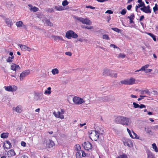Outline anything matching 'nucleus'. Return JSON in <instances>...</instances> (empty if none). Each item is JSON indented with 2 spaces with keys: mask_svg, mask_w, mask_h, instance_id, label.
<instances>
[{
  "mask_svg": "<svg viewBox=\"0 0 158 158\" xmlns=\"http://www.w3.org/2000/svg\"><path fill=\"white\" fill-rule=\"evenodd\" d=\"M127 18L129 19L130 20V23H134L133 20L135 18V16L133 14L129 16H128Z\"/></svg>",
  "mask_w": 158,
  "mask_h": 158,
  "instance_id": "23",
  "label": "nucleus"
},
{
  "mask_svg": "<svg viewBox=\"0 0 158 158\" xmlns=\"http://www.w3.org/2000/svg\"><path fill=\"white\" fill-rule=\"evenodd\" d=\"M23 24V22L22 21H19L16 23V25L18 27H22Z\"/></svg>",
  "mask_w": 158,
  "mask_h": 158,
  "instance_id": "32",
  "label": "nucleus"
},
{
  "mask_svg": "<svg viewBox=\"0 0 158 158\" xmlns=\"http://www.w3.org/2000/svg\"><path fill=\"white\" fill-rule=\"evenodd\" d=\"M157 4H155V6L153 8V11L154 12H156V11L158 10V8L157 7Z\"/></svg>",
  "mask_w": 158,
  "mask_h": 158,
  "instance_id": "45",
  "label": "nucleus"
},
{
  "mask_svg": "<svg viewBox=\"0 0 158 158\" xmlns=\"http://www.w3.org/2000/svg\"><path fill=\"white\" fill-rule=\"evenodd\" d=\"M29 71L28 70H26L23 71L20 75V80L21 81L23 80V79L29 73Z\"/></svg>",
  "mask_w": 158,
  "mask_h": 158,
  "instance_id": "8",
  "label": "nucleus"
},
{
  "mask_svg": "<svg viewBox=\"0 0 158 158\" xmlns=\"http://www.w3.org/2000/svg\"><path fill=\"white\" fill-rule=\"evenodd\" d=\"M20 68L19 65L16 64H13L11 65V69L16 71L20 69Z\"/></svg>",
  "mask_w": 158,
  "mask_h": 158,
  "instance_id": "15",
  "label": "nucleus"
},
{
  "mask_svg": "<svg viewBox=\"0 0 158 158\" xmlns=\"http://www.w3.org/2000/svg\"><path fill=\"white\" fill-rule=\"evenodd\" d=\"M52 37L54 39L55 41H59V40H61L62 41H64V40L63 39L62 37L60 36H56L55 35H52Z\"/></svg>",
  "mask_w": 158,
  "mask_h": 158,
  "instance_id": "18",
  "label": "nucleus"
},
{
  "mask_svg": "<svg viewBox=\"0 0 158 158\" xmlns=\"http://www.w3.org/2000/svg\"><path fill=\"white\" fill-rule=\"evenodd\" d=\"M78 41H80V42H82V41H84V40L86 42H87L88 41V40H87L83 39L81 38H78Z\"/></svg>",
  "mask_w": 158,
  "mask_h": 158,
  "instance_id": "52",
  "label": "nucleus"
},
{
  "mask_svg": "<svg viewBox=\"0 0 158 158\" xmlns=\"http://www.w3.org/2000/svg\"><path fill=\"white\" fill-rule=\"evenodd\" d=\"M148 94V95H150V93L148 89L144 90L141 91V94Z\"/></svg>",
  "mask_w": 158,
  "mask_h": 158,
  "instance_id": "31",
  "label": "nucleus"
},
{
  "mask_svg": "<svg viewBox=\"0 0 158 158\" xmlns=\"http://www.w3.org/2000/svg\"><path fill=\"white\" fill-rule=\"evenodd\" d=\"M85 29H92L93 28V27L91 26H87L85 27Z\"/></svg>",
  "mask_w": 158,
  "mask_h": 158,
  "instance_id": "56",
  "label": "nucleus"
},
{
  "mask_svg": "<svg viewBox=\"0 0 158 158\" xmlns=\"http://www.w3.org/2000/svg\"><path fill=\"white\" fill-rule=\"evenodd\" d=\"M140 10L146 13H150L151 12V10H148L147 8H145L144 6L143 8H141Z\"/></svg>",
  "mask_w": 158,
  "mask_h": 158,
  "instance_id": "21",
  "label": "nucleus"
},
{
  "mask_svg": "<svg viewBox=\"0 0 158 158\" xmlns=\"http://www.w3.org/2000/svg\"><path fill=\"white\" fill-rule=\"evenodd\" d=\"M42 21L44 23V24L50 27L52 26L53 25L52 23L50 22V20L45 18L43 19Z\"/></svg>",
  "mask_w": 158,
  "mask_h": 158,
  "instance_id": "11",
  "label": "nucleus"
},
{
  "mask_svg": "<svg viewBox=\"0 0 158 158\" xmlns=\"http://www.w3.org/2000/svg\"><path fill=\"white\" fill-rule=\"evenodd\" d=\"M47 146L49 148L53 147L55 145L54 142L52 140H49L46 142Z\"/></svg>",
  "mask_w": 158,
  "mask_h": 158,
  "instance_id": "13",
  "label": "nucleus"
},
{
  "mask_svg": "<svg viewBox=\"0 0 158 158\" xmlns=\"http://www.w3.org/2000/svg\"><path fill=\"white\" fill-rule=\"evenodd\" d=\"M3 147L5 149H8L11 148L12 145L9 141L6 140L4 142Z\"/></svg>",
  "mask_w": 158,
  "mask_h": 158,
  "instance_id": "9",
  "label": "nucleus"
},
{
  "mask_svg": "<svg viewBox=\"0 0 158 158\" xmlns=\"http://www.w3.org/2000/svg\"><path fill=\"white\" fill-rule=\"evenodd\" d=\"M53 114L56 118H59L61 119H63L64 118L63 115L61 114L60 113L59 111H58L57 113L54 112Z\"/></svg>",
  "mask_w": 158,
  "mask_h": 158,
  "instance_id": "14",
  "label": "nucleus"
},
{
  "mask_svg": "<svg viewBox=\"0 0 158 158\" xmlns=\"http://www.w3.org/2000/svg\"><path fill=\"white\" fill-rule=\"evenodd\" d=\"M18 46H19L20 48L21 49V50L23 51H26V49L27 48V46L25 45H23L22 44H18Z\"/></svg>",
  "mask_w": 158,
  "mask_h": 158,
  "instance_id": "24",
  "label": "nucleus"
},
{
  "mask_svg": "<svg viewBox=\"0 0 158 158\" xmlns=\"http://www.w3.org/2000/svg\"><path fill=\"white\" fill-rule=\"evenodd\" d=\"M9 135L8 133H3L1 134V137L2 138L5 139L7 138Z\"/></svg>",
  "mask_w": 158,
  "mask_h": 158,
  "instance_id": "26",
  "label": "nucleus"
},
{
  "mask_svg": "<svg viewBox=\"0 0 158 158\" xmlns=\"http://www.w3.org/2000/svg\"><path fill=\"white\" fill-rule=\"evenodd\" d=\"M127 12V10L125 9H123L121 11L120 13L122 15H125Z\"/></svg>",
  "mask_w": 158,
  "mask_h": 158,
  "instance_id": "46",
  "label": "nucleus"
},
{
  "mask_svg": "<svg viewBox=\"0 0 158 158\" xmlns=\"http://www.w3.org/2000/svg\"><path fill=\"white\" fill-rule=\"evenodd\" d=\"M81 152L82 153V156L83 157H85L86 156V154L83 151H81Z\"/></svg>",
  "mask_w": 158,
  "mask_h": 158,
  "instance_id": "61",
  "label": "nucleus"
},
{
  "mask_svg": "<svg viewBox=\"0 0 158 158\" xmlns=\"http://www.w3.org/2000/svg\"><path fill=\"white\" fill-rule=\"evenodd\" d=\"M141 5H140V4H138L137 5L135 6V10L137 12H138V11L137 10L140 7H141Z\"/></svg>",
  "mask_w": 158,
  "mask_h": 158,
  "instance_id": "50",
  "label": "nucleus"
},
{
  "mask_svg": "<svg viewBox=\"0 0 158 158\" xmlns=\"http://www.w3.org/2000/svg\"><path fill=\"white\" fill-rule=\"evenodd\" d=\"M102 38L103 39L106 40H110V38L108 35L106 34H104L102 35Z\"/></svg>",
  "mask_w": 158,
  "mask_h": 158,
  "instance_id": "38",
  "label": "nucleus"
},
{
  "mask_svg": "<svg viewBox=\"0 0 158 158\" xmlns=\"http://www.w3.org/2000/svg\"><path fill=\"white\" fill-rule=\"evenodd\" d=\"M146 69L145 68L144 66H143L140 69V70H141V71H143L145 72V70H146Z\"/></svg>",
  "mask_w": 158,
  "mask_h": 158,
  "instance_id": "63",
  "label": "nucleus"
},
{
  "mask_svg": "<svg viewBox=\"0 0 158 158\" xmlns=\"http://www.w3.org/2000/svg\"><path fill=\"white\" fill-rule=\"evenodd\" d=\"M89 137L92 140L96 141L98 138L99 134H100V131H89Z\"/></svg>",
  "mask_w": 158,
  "mask_h": 158,
  "instance_id": "2",
  "label": "nucleus"
},
{
  "mask_svg": "<svg viewBox=\"0 0 158 158\" xmlns=\"http://www.w3.org/2000/svg\"><path fill=\"white\" fill-rule=\"evenodd\" d=\"M152 71V69H146L145 70V72L146 73H149Z\"/></svg>",
  "mask_w": 158,
  "mask_h": 158,
  "instance_id": "60",
  "label": "nucleus"
},
{
  "mask_svg": "<svg viewBox=\"0 0 158 158\" xmlns=\"http://www.w3.org/2000/svg\"><path fill=\"white\" fill-rule=\"evenodd\" d=\"M86 8H90L91 9H94L95 8V7L92 6H86Z\"/></svg>",
  "mask_w": 158,
  "mask_h": 158,
  "instance_id": "54",
  "label": "nucleus"
},
{
  "mask_svg": "<svg viewBox=\"0 0 158 158\" xmlns=\"http://www.w3.org/2000/svg\"><path fill=\"white\" fill-rule=\"evenodd\" d=\"M69 4V2H68L65 0H64L62 2V5L64 6H65Z\"/></svg>",
  "mask_w": 158,
  "mask_h": 158,
  "instance_id": "41",
  "label": "nucleus"
},
{
  "mask_svg": "<svg viewBox=\"0 0 158 158\" xmlns=\"http://www.w3.org/2000/svg\"><path fill=\"white\" fill-rule=\"evenodd\" d=\"M148 158H155L154 154L148 149L146 150Z\"/></svg>",
  "mask_w": 158,
  "mask_h": 158,
  "instance_id": "12",
  "label": "nucleus"
},
{
  "mask_svg": "<svg viewBox=\"0 0 158 158\" xmlns=\"http://www.w3.org/2000/svg\"><path fill=\"white\" fill-rule=\"evenodd\" d=\"M73 101L76 104L80 105L82 103H85V101L82 98L79 97L75 96L73 98Z\"/></svg>",
  "mask_w": 158,
  "mask_h": 158,
  "instance_id": "5",
  "label": "nucleus"
},
{
  "mask_svg": "<svg viewBox=\"0 0 158 158\" xmlns=\"http://www.w3.org/2000/svg\"><path fill=\"white\" fill-rule=\"evenodd\" d=\"M110 76L112 77L116 78L117 77V74L116 73L114 74H110Z\"/></svg>",
  "mask_w": 158,
  "mask_h": 158,
  "instance_id": "49",
  "label": "nucleus"
},
{
  "mask_svg": "<svg viewBox=\"0 0 158 158\" xmlns=\"http://www.w3.org/2000/svg\"><path fill=\"white\" fill-rule=\"evenodd\" d=\"M52 73L53 75H55L56 74H58L59 73V71L58 69H54L52 70Z\"/></svg>",
  "mask_w": 158,
  "mask_h": 158,
  "instance_id": "29",
  "label": "nucleus"
},
{
  "mask_svg": "<svg viewBox=\"0 0 158 158\" xmlns=\"http://www.w3.org/2000/svg\"><path fill=\"white\" fill-rule=\"evenodd\" d=\"M133 105L134 106V107L135 108H139V105L135 102H133Z\"/></svg>",
  "mask_w": 158,
  "mask_h": 158,
  "instance_id": "47",
  "label": "nucleus"
},
{
  "mask_svg": "<svg viewBox=\"0 0 158 158\" xmlns=\"http://www.w3.org/2000/svg\"><path fill=\"white\" fill-rule=\"evenodd\" d=\"M75 150L77 151H81V147L80 145L78 144H77L75 146Z\"/></svg>",
  "mask_w": 158,
  "mask_h": 158,
  "instance_id": "36",
  "label": "nucleus"
},
{
  "mask_svg": "<svg viewBox=\"0 0 158 158\" xmlns=\"http://www.w3.org/2000/svg\"><path fill=\"white\" fill-rule=\"evenodd\" d=\"M48 12H50V13H53V12H54V10L52 8L48 9Z\"/></svg>",
  "mask_w": 158,
  "mask_h": 158,
  "instance_id": "55",
  "label": "nucleus"
},
{
  "mask_svg": "<svg viewBox=\"0 0 158 158\" xmlns=\"http://www.w3.org/2000/svg\"><path fill=\"white\" fill-rule=\"evenodd\" d=\"M111 29L113 31L118 33H119L121 31V30L120 29H118L117 28H112Z\"/></svg>",
  "mask_w": 158,
  "mask_h": 158,
  "instance_id": "42",
  "label": "nucleus"
},
{
  "mask_svg": "<svg viewBox=\"0 0 158 158\" xmlns=\"http://www.w3.org/2000/svg\"><path fill=\"white\" fill-rule=\"evenodd\" d=\"M54 8L58 11H62L64 10V8L62 6H55Z\"/></svg>",
  "mask_w": 158,
  "mask_h": 158,
  "instance_id": "25",
  "label": "nucleus"
},
{
  "mask_svg": "<svg viewBox=\"0 0 158 158\" xmlns=\"http://www.w3.org/2000/svg\"><path fill=\"white\" fill-rule=\"evenodd\" d=\"M126 55L122 53H120L118 55L117 57L118 58H124L126 57Z\"/></svg>",
  "mask_w": 158,
  "mask_h": 158,
  "instance_id": "34",
  "label": "nucleus"
},
{
  "mask_svg": "<svg viewBox=\"0 0 158 158\" xmlns=\"http://www.w3.org/2000/svg\"><path fill=\"white\" fill-rule=\"evenodd\" d=\"M132 7V6L131 5H128L127 7V9L128 10H131V8Z\"/></svg>",
  "mask_w": 158,
  "mask_h": 158,
  "instance_id": "62",
  "label": "nucleus"
},
{
  "mask_svg": "<svg viewBox=\"0 0 158 158\" xmlns=\"http://www.w3.org/2000/svg\"><path fill=\"white\" fill-rule=\"evenodd\" d=\"M21 145L23 147H25L26 146V143L24 141H22L21 143Z\"/></svg>",
  "mask_w": 158,
  "mask_h": 158,
  "instance_id": "53",
  "label": "nucleus"
},
{
  "mask_svg": "<svg viewBox=\"0 0 158 158\" xmlns=\"http://www.w3.org/2000/svg\"><path fill=\"white\" fill-rule=\"evenodd\" d=\"M110 47H113L114 48H117L118 49H119V48L116 46L115 45H114V44H111L110 45Z\"/></svg>",
  "mask_w": 158,
  "mask_h": 158,
  "instance_id": "58",
  "label": "nucleus"
},
{
  "mask_svg": "<svg viewBox=\"0 0 158 158\" xmlns=\"http://www.w3.org/2000/svg\"><path fill=\"white\" fill-rule=\"evenodd\" d=\"M15 153L13 149L10 150L7 152V155L9 157L15 156Z\"/></svg>",
  "mask_w": 158,
  "mask_h": 158,
  "instance_id": "16",
  "label": "nucleus"
},
{
  "mask_svg": "<svg viewBox=\"0 0 158 158\" xmlns=\"http://www.w3.org/2000/svg\"><path fill=\"white\" fill-rule=\"evenodd\" d=\"M130 136L133 139H139V137L133 131H132V133L130 134Z\"/></svg>",
  "mask_w": 158,
  "mask_h": 158,
  "instance_id": "19",
  "label": "nucleus"
},
{
  "mask_svg": "<svg viewBox=\"0 0 158 158\" xmlns=\"http://www.w3.org/2000/svg\"><path fill=\"white\" fill-rule=\"evenodd\" d=\"M120 83L122 84L128 85L127 79L121 81Z\"/></svg>",
  "mask_w": 158,
  "mask_h": 158,
  "instance_id": "37",
  "label": "nucleus"
},
{
  "mask_svg": "<svg viewBox=\"0 0 158 158\" xmlns=\"http://www.w3.org/2000/svg\"><path fill=\"white\" fill-rule=\"evenodd\" d=\"M144 18V16L143 15H142L140 17V18L139 19V20L140 22Z\"/></svg>",
  "mask_w": 158,
  "mask_h": 158,
  "instance_id": "64",
  "label": "nucleus"
},
{
  "mask_svg": "<svg viewBox=\"0 0 158 158\" xmlns=\"http://www.w3.org/2000/svg\"><path fill=\"white\" fill-rule=\"evenodd\" d=\"M65 54L69 56H72V53L70 52H65Z\"/></svg>",
  "mask_w": 158,
  "mask_h": 158,
  "instance_id": "57",
  "label": "nucleus"
},
{
  "mask_svg": "<svg viewBox=\"0 0 158 158\" xmlns=\"http://www.w3.org/2000/svg\"><path fill=\"white\" fill-rule=\"evenodd\" d=\"M51 88L50 87L48 88L47 90L45 91L44 94H45L49 95L51 93Z\"/></svg>",
  "mask_w": 158,
  "mask_h": 158,
  "instance_id": "27",
  "label": "nucleus"
},
{
  "mask_svg": "<svg viewBox=\"0 0 158 158\" xmlns=\"http://www.w3.org/2000/svg\"><path fill=\"white\" fill-rule=\"evenodd\" d=\"M21 108V106H18L15 108H13V109L17 113H20L22 111Z\"/></svg>",
  "mask_w": 158,
  "mask_h": 158,
  "instance_id": "20",
  "label": "nucleus"
},
{
  "mask_svg": "<svg viewBox=\"0 0 158 158\" xmlns=\"http://www.w3.org/2000/svg\"><path fill=\"white\" fill-rule=\"evenodd\" d=\"M152 148L156 152H158V148L155 143H153L152 144Z\"/></svg>",
  "mask_w": 158,
  "mask_h": 158,
  "instance_id": "28",
  "label": "nucleus"
},
{
  "mask_svg": "<svg viewBox=\"0 0 158 158\" xmlns=\"http://www.w3.org/2000/svg\"><path fill=\"white\" fill-rule=\"evenodd\" d=\"M108 98L106 96H105L104 97H101L100 100L101 102H106L107 101Z\"/></svg>",
  "mask_w": 158,
  "mask_h": 158,
  "instance_id": "33",
  "label": "nucleus"
},
{
  "mask_svg": "<svg viewBox=\"0 0 158 158\" xmlns=\"http://www.w3.org/2000/svg\"><path fill=\"white\" fill-rule=\"evenodd\" d=\"M39 10V8L36 6H34L31 8V11H32L34 12H36L38 11Z\"/></svg>",
  "mask_w": 158,
  "mask_h": 158,
  "instance_id": "40",
  "label": "nucleus"
},
{
  "mask_svg": "<svg viewBox=\"0 0 158 158\" xmlns=\"http://www.w3.org/2000/svg\"><path fill=\"white\" fill-rule=\"evenodd\" d=\"M109 71V70L108 69H105L103 72V74H107L108 75V72Z\"/></svg>",
  "mask_w": 158,
  "mask_h": 158,
  "instance_id": "48",
  "label": "nucleus"
},
{
  "mask_svg": "<svg viewBox=\"0 0 158 158\" xmlns=\"http://www.w3.org/2000/svg\"><path fill=\"white\" fill-rule=\"evenodd\" d=\"M147 34L151 37L154 41H156V37L153 34L150 33H148Z\"/></svg>",
  "mask_w": 158,
  "mask_h": 158,
  "instance_id": "35",
  "label": "nucleus"
},
{
  "mask_svg": "<svg viewBox=\"0 0 158 158\" xmlns=\"http://www.w3.org/2000/svg\"><path fill=\"white\" fill-rule=\"evenodd\" d=\"M116 158H127V156L125 154L120 155Z\"/></svg>",
  "mask_w": 158,
  "mask_h": 158,
  "instance_id": "43",
  "label": "nucleus"
},
{
  "mask_svg": "<svg viewBox=\"0 0 158 158\" xmlns=\"http://www.w3.org/2000/svg\"><path fill=\"white\" fill-rule=\"evenodd\" d=\"M113 13V11L111 10H108L105 12V13H108L109 14H112Z\"/></svg>",
  "mask_w": 158,
  "mask_h": 158,
  "instance_id": "51",
  "label": "nucleus"
},
{
  "mask_svg": "<svg viewBox=\"0 0 158 158\" xmlns=\"http://www.w3.org/2000/svg\"><path fill=\"white\" fill-rule=\"evenodd\" d=\"M124 145L126 146H128L129 147H132V143L130 140L128 139H124L123 141Z\"/></svg>",
  "mask_w": 158,
  "mask_h": 158,
  "instance_id": "10",
  "label": "nucleus"
},
{
  "mask_svg": "<svg viewBox=\"0 0 158 158\" xmlns=\"http://www.w3.org/2000/svg\"><path fill=\"white\" fill-rule=\"evenodd\" d=\"M4 88L6 91L9 92H15L17 89V87L15 85L5 86Z\"/></svg>",
  "mask_w": 158,
  "mask_h": 158,
  "instance_id": "6",
  "label": "nucleus"
},
{
  "mask_svg": "<svg viewBox=\"0 0 158 158\" xmlns=\"http://www.w3.org/2000/svg\"><path fill=\"white\" fill-rule=\"evenodd\" d=\"M128 85H132L135 84V79L131 77L130 79H127Z\"/></svg>",
  "mask_w": 158,
  "mask_h": 158,
  "instance_id": "17",
  "label": "nucleus"
},
{
  "mask_svg": "<svg viewBox=\"0 0 158 158\" xmlns=\"http://www.w3.org/2000/svg\"><path fill=\"white\" fill-rule=\"evenodd\" d=\"M74 18L75 20L79 21L81 22L83 24L86 25H91L92 24L91 21L89 20L88 18H83L82 17H78L77 16H74Z\"/></svg>",
  "mask_w": 158,
  "mask_h": 158,
  "instance_id": "3",
  "label": "nucleus"
},
{
  "mask_svg": "<svg viewBox=\"0 0 158 158\" xmlns=\"http://www.w3.org/2000/svg\"><path fill=\"white\" fill-rule=\"evenodd\" d=\"M14 58V56L9 57L6 60L7 62L9 63L12 62L13 61L12 59H13Z\"/></svg>",
  "mask_w": 158,
  "mask_h": 158,
  "instance_id": "30",
  "label": "nucleus"
},
{
  "mask_svg": "<svg viewBox=\"0 0 158 158\" xmlns=\"http://www.w3.org/2000/svg\"><path fill=\"white\" fill-rule=\"evenodd\" d=\"M81 151H77L76 154V156L77 158H80L81 155Z\"/></svg>",
  "mask_w": 158,
  "mask_h": 158,
  "instance_id": "39",
  "label": "nucleus"
},
{
  "mask_svg": "<svg viewBox=\"0 0 158 158\" xmlns=\"http://www.w3.org/2000/svg\"><path fill=\"white\" fill-rule=\"evenodd\" d=\"M145 131L148 133H150L151 132V130L149 129L148 127H145Z\"/></svg>",
  "mask_w": 158,
  "mask_h": 158,
  "instance_id": "44",
  "label": "nucleus"
},
{
  "mask_svg": "<svg viewBox=\"0 0 158 158\" xmlns=\"http://www.w3.org/2000/svg\"><path fill=\"white\" fill-rule=\"evenodd\" d=\"M82 146L86 150L89 151L91 150L92 145L88 141L85 142L83 144Z\"/></svg>",
  "mask_w": 158,
  "mask_h": 158,
  "instance_id": "7",
  "label": "nucleus"
},
{
  "mask_svg": "<svg viewBox=\"0 0 158 158\" xmlns=\"http://www.w3.org/2000/svg\"><path fill=\"white\" fill-rule=\"evenodd\" d=\"M65 37L67 38L70 39L71 38H76L78 37V35L72 30L68 31L66 33Z\"/></svg>",
  "mask_w": 158,
  "mask_h": 158,
  "instance_id": "4",
  "label": "nucleus"
},
{
  "mask_svg": "<svg viewBox=\"0 0 158 158\" xmlns=\"http://www.w3.org/2000/svg\"><path fill=\"white\" fill-rule=\"evenodd\" d=\"M115 122L124 126H128L131 123L130 118L124 116H118L115 119Z\"/></svg>",
  "mask_w": 158,
  "mask_h": 158,
  "instance_id": "1",
  "label": "nucleus"
},
{
  "mask_svg": "<svg viewBox=\"0 0 158 158\" xmlns=\"http://www.w3.org/2000/svg\"><path fill=\"white\" fill-rule=\"evenodd\" d=\"M5 22L6 24L8 26H12L13 25V23L11 19L7 18L5 20Z\"/></svg>",
  "mask_w": 158,
  "mask_h": 158,
  "instance_id": "22",
  "label": "nucleus"
},
{
  "mask_svg": "<svg viewBox=\"0 0 158 158\" xmlns=\"http://www.w3.org/2000/svg\"><path fill=\"white\" fill-rule=\"evenodd\" d=\"M145 106L143 104H141V105H139V108H143L145 107Z\"/></svg>",
  "mask_w": 158,
  "mask_h": 158,
  "instance_id": "59",
  "label": "nucleus"
}]
</instances>
